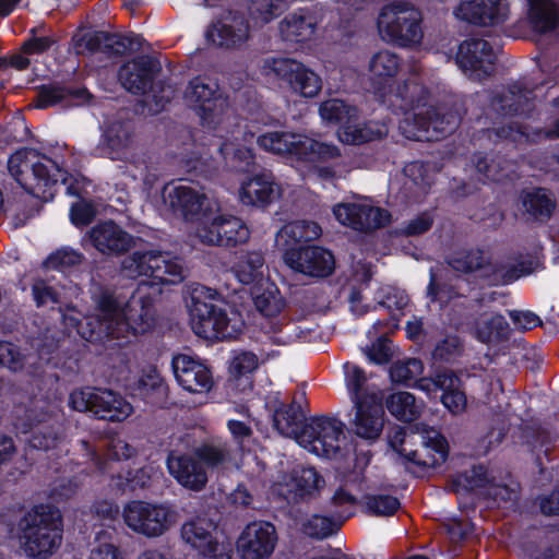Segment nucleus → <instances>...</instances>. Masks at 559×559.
Wrapping results in <instances>:
<instances>
[{"mask_svg":"<svg viewBox=\"0 0 559 559\" xmlns=\"http://www.w3.org/2000/svg\"><path fill=\"white\" fill-rule=\"evenodd\" d=\"M167 468L178 484L189 490L200 491L207 483L205 469L191 456L171 453L167 459Z\"/></svg>","mask_w":559,"mask_h":559,"instance_id":"nucleus-34","label":"nucleus"},{"mask_svg":"<svg viewBox=\"0 0 559 559\" xmlns=\"http://www.w3.org/2000/svg\"><path fill=\"white\" fill-rule=\"evenodd\" d=\"M122 272L130 278L146 276L153 281L141 282L128 300L99 288L92 295L93 313L84 318L74 307L60 309L70 333L75 331L83 340L108 348L129 344L155 325L153 299L147 290L156 284H177L183 280L179 259L157 251L134 252L122 261Z\"/></svg>","mask_w":559,"mask_h":559,"instance_id":"nucleus-1","label":"nucleus"},{"mask_svg":"<svg viewBox=\"0 0 559 559\" xmlns=\"http://www.w3.org/2000/svg\"><path fill=\"white\" fill-rule=\"evenodd\" d=\"M424 371L423 362L417 358H408L394 362L390 368V378L395 383L411 384Z\"/></svg>","mask_w":559,"mask_h":559,"instance_id":"nucleus-50","label":"nucleus"},{"mask_svg":"<svg viewBox=\"0 0 559 559\" xmlns=\"http://www.w3.org/2000/svg\"><path fill=\"white\" fill-rule=\"evenodd\" d=\"M379 305L388 308L389 310L402 311L408 305V296L406 293L395 286L385 285L382 286L378 292Z\"/></svg>","mask_w":559,"mask_h":559,"instance_id":"nucleus-54","label":"nucleus"},{"mask_svg":"<svg viewBox=\"0 0 559 559\" xmlns=\"http://www.w3.org/2000/svg\"><path fill=\"white\" fill-rule=\"evenodd\" d=\"M319 114L323 121L343 126L349 119L357 118L358 111L341 99H329L320 105Z\"/></svg>","mask_w":559,"mask_h":559,"instance_id":"nucleus-45","label":"nucleus"},{"mask_svg":"<svg viewBox=\"0 0 559 559\" xmlns=\"http://www.w3.org/2000/svg\"><path fill=\"white\" fill-rule=\"evenodd\" d=\"M185 100L201 119L203 130L195 134L210 133L234 118L228 102L219 93L217 84L207 78L198 76L190 81L185 92Z\"/></svg>","mask_w":559,"mask_h":559,"instance_id":"nucleus-8","label":"nucleus"},{"mask_svg":"<svg viewBox=\"0 0 559 559\" xmlns=\"http://www.w3.org/2000/svg\"><path fill=\"white\" fill-rule=\"evenodd\" d=\"M163 198L174 214L181 216L186 222L195 223V228L206 223L214 206L203 192L186 185L166 186Z\"/></svg>","mask_w":559,"mask_h":559,"instance_id":"nucleus-16","label":"nucleus"},{"mask_svg":"<svg viewBox=\"0 0 559 559\" xmlns=\"http://www.w3.org/2000/svg\"><path fill=\"white\" fill-rule=\"evenodd\" d=\"M68 96L76 99L78 103H87L90 102L91 94L82 88L76 91H68L61 86L50 85L44 86L37 96V108H47L49 106H53L58 103H61Z\"/></svg>","mask_w":559,"mask_h":559,"instance_id":"nucleus-44","label":"nucleus"},{"mask_svg":"<svg viewBox=\"0 0 559 559\" xmlns=\"http://www.w3.org/2000/svg\"><path fill=\"white\" fill-rule=\"evenodd\" d=\"M218 293L201 284L190 286L188 310L193 332L205 340H234L240 335L245 326L242 314L231 307L213 305Z\"/></svg>","mask_w":559,"mask_h":559,"instance_id":"nucleus-5","label":"nucleus"},{"mask_svg":"<svg viewBox=\"0 0 559 559\" xmlns=\"http://www.w3.org/2000/svg\"><path fill=\"white\" fill-rule=\"evenodd\" d=\"M301 531L309 537L323 539L334 534L340 524L331 518L313 514L300 521Z\"/></svg>","mask_w":559,"mask_h":559,"instance_id":"nucleus-48","label":"nucleus"},{"mask_svg":"<svg viewBox=\"0 0 559 559\" xmlns=\"http://www.w3.org/2000/svg\"><path fill=\"white\" fill-rule=\"evenodd\" d=\"M133 453H134V449L131 445H129L126 441H123L121 439H115V440H111V442L109 444L107 456L111 461H117V462L103 463L99 461V457L95 453H93L92 456H93V460L96 461V465L102 473H109V472L122 469V467L118 464V462L121 460L130 459L133 455Z\"/></svg>","mask_w":559,"mask_h":559,"instance_id":"nucleus-47","label":"nucleus"},{"mask_svg":"<svg viewBox=\"0 0 559 559\" xmlns=\"http://www.w3.org/2000/svg\"><path fill=\"white\" fill-rule=\"evenodd\" d=\"M259 366L257 355L251 352L236 353L229 362V372L235 378H239L253 372Z\"/></svg>","mask_w":559,"mask_h":559,"instance_id":"nucleus-56","label":"nucleus"},{"mask_svg":"<svg viewBox=\"0 0 559 559\" xmlns=\"http://www.w3.org/2000/svg\"><path fill=\"white\" fill-rule=\"evenodd\" d=\"M449 263L455 271L473 272L483 267L484 252L480 250L461 252L452 258Z\"/></svg>","mask_w":559,"mask_h":559,"instance_id":"nucleus-58","label":"nucleus"},{"mask_svg":"<svg viewBox=\"0 0 559 559\" xmlns=\"http://www.w3.org/2000/svg\"><path fill=\"white\" fill-rule=\"evenodd\" d=\"M420 12L406 2L384 7L378 17V31L385 41L400 46L419 44L423 38Z\"/></svg>","mask_w":559,"mask_h":559,"instance_id":"nucleus-11","label":"nucleus"},{"mask_svg":"<svg viewBox=\"0 0 559 559\" xmlns=\"http://www.w3.org/2000/svg\"><path fill=\"white\" fill-rule=\"evenodd\" d=\"M365 355L372 364L384 365L389 362L392 353L388 340L380 336L376 343L365 348Z\"/></svg>","mask_w":559,"mask_h":559,"instance_id":"nucleus-63","label":"nucleus"},{"mask_svg":"<svg viewBox=\"0 0 559 559\" xmlns=\"http://www.w3.org/2000/svg\"><path fill=\"white\" fill-rule=\"evenodd\" d=\"M367 509L376 515H392L400 508V501L392 496L377 495L367 498Z\"/></svg>","mask_w":559,"mask_h":559,"instance_id":"nucleus-60","label":"nucleus"},{"mask_svg":"<svg viewBox=\"0 0 559 559\" xmlns=\"http://www.w3.org/2000/svg\"><path fill=\"white\" fill-rule=\"evenodd\" d=\"M182 540L204 559H230L231 544L216 534V525L205 518H195L182 524Z\"/></svg>","mask_w":559,"mask_h":559,"instance_id":"nucleus-15","label":"nucleus"},{"mask_svg":"<svg viewBox=\"0 0 559 559\" xmlns=\"http://www.w3.org/2000/svg\"><path fill=\"white\" fill-rule=\"evenodd\" d=\"M265 260L259 250H241L234 254L230 264V272L242 285L255 287L264 281L270 280L266 276Z\"/></svg>","mask_w":559,"mask_h":559,"instance_id":"nucleus-33","label":"nucleus"},{"mask_svg":"<svg viewBox=\"0 0 559 559\" xmlns=\"http://www.w3.org/2000/svg\"><path fill=\"white\" fill-rule=\"evenodd\" d=\"M158 67L154 59L142 56L124 63L118 73L121 85L132 94H145L152 88V82Z\"/></svg>","mask_w":559,"mask_h":559,"instance_id":"nucleus-31","label":"nucleus"},{"mask_svg":"<svg viewBox=\"0 0 559 559\" xmlns=\"http://www.w3.org/2000/svg\"><path fill=\"white\" fill-rule=\"evenodd\" d=\"M322 234L321 227L310 221H297L284 225L276 234L275 243L280 250L296 249L300 242H308L318 239Z\"/></svg>","mask_w":559,"mask_h":559,"instance_id":"nucleus-37","label":"nucleus"},{"mask_svg":"<svg viewBox=\"0 0 559 559\" xmlns=\"http://www.w3.org/2000/svg\"><path fill=\"white\" fill-rule=\"evenodd\" d=\"M496 50L484 39H467L460 46L456 63L472 80H483L493 71Z\"/></svg>","mask_w":559,"mask_h":559,"instance_id":"nucleus-22","label":"nucleus"},{"mask_svg":"<svg viewBox=\"0 0 559 559\" xmlns=\"http://www.w3.org/2000/svg\"><path fill=\"white\" fill-rule=\"evenodd\" d=\"M454 13L476 25L495 26L508 20L510 8L507 0H462Z\"/></svg>","mask_w":559,"mask_h":559,"instance_id":"nucleus-25","label":"nucleus"},{"mask_svg":"<svg viewBox=\"0 0 559 559\" xmlns=\"http://www.w3.org/2000/svg\"><path fill=\"white\" fill-rule=\"evenodd\" d=\"M26 356L20 348L9 342H0V365L12 371L22 370L25 366Z\"/></svg>","mask_w":559,"mask_h":559,"instance_id":"nucleus-57","label":"nucleus"},{"mask_svg":"<svg viewBox=\"0 0 559 559\" xmlns=\"http://www.w3.org/2000/svg\"><path fill=\"white\" fill-rule=\"evenodd\" d=\"M355 416L352 421L356 436L366 440H377L384 426L382 397L371 393L365 401L356 402Z\"/></svg>","mask_w":559,"mask_h":559,"instance_id":"nucleus-26","label":"nucleus"},{"mask_svg":"<svg viewBox=\"0 0 559 559\" xmlns=\"http://www.w3.org/2000/svg\"><path fill=\"white\" fill-rule=\"evenodd\" d=\"M283 260L293 271L310 277H326L335 269L334 255L320 246H305L286 250Z\"/></svg>","mask_w":559,"mask_h":559,"instance_id":"nucleus-20","label":"nucleus"},{"mask_svg":"<svg viewBox=\"0 0 559 559\" xmlns=\"http://www.w3.org/2000/svg\"><path fill=\"white\" fill-rule=\"evenodd\" d=\"M278 536L276 527L267 521H253L240 533L236 548L240 559H267L274 552Z\"/></svg>","mask_w":559,"mask_h":559,"instance_id":"nucleus-18","label":"nucleus"},{"mask_svg":"<svg viewBox=\"0 0 559 559\" xmlns=\"http://www.w3.org/2000/svg\"><path fill=\"white\" fill-rule=\"evenodd\" d=\"M251 296L255 310L265 320L267 332H278L287 324L283 314L286 301L274 282L267 280L252 287Z\"/></svg>","mask_w":559,"mask_h":559,"instance_id":"nucleus-23","label":"nucleus"},{"mask_svg":"<svg viewBox=\"0 0 559 559\" xmlns=\"http://www.w3.org/2000/svg\"><path fill=\"white\" fill-rule=\"evenodd\" d=\"M195 236L205 245L235 247L249 240L250 230L241 218L212 211L206 223L195 228Z\"/></svg>","mask_w":559,"mask_h":559,"instance_id":"nucleus-17","label":"nucleus"},{"mask_svg":"<svg viewBox=\"0 0 559 559\" xmlns=\"http://www.w3.org/2000/svg\"><path fill=\"white\" fill-rule=\"evenodd\" d=\"M69 406L108 421H122L133 413V406L121 395L111 390L90 386L71 392Z\"/></svg>","mask_w":559,"mask_h":559,"instance_id":"nucleus-12","label":"nucleus"},{"mask_svg":"<svg viewBox=\"0 0 559 559\" xmlns=\"http://www.w3.org/2000/svg\"><path fill=\"white\" fill-rule=\"evenodd\" d=\"M511 329L506 318L496 312L481 313L474 322L473 336L489 348L502 349L510 338Z\"/></svg>","mask_w":559,"mask_h":559,"instance_id":"nucleus-32","label":"nucleus"},{"mask_svg":"<svg viewBox=\"0 0 559 559\" xmlns=\"http://www.w3.org/2000/svg\"><path fill=\"white\" fill-rule=\"evenodd\" d=\"M87 237L93 247L103 254H120L134 245L131 235L109 221L95 225Z\"/></svg>","mask_w":559,"mask_h":559,"instance_id":"nucleus-30","label":"nucleus"},{"mask_svg":"<svg viewBox=\"0 0 559 559\" xmlns=\"http://www.w3.org/2000/svg\"><path fill=\"white\" fill-rule=\"evenodd\" d=\"M228 455L225 444H209L197 450V456L211 467L224 466Z\"/></svg>","mask_w":559,"mask_h":559,"instance_id":"nucleus-59","label":"nucleus"},{"mask_svg":"<svg viewBox=\"0 0 559 559\" xmlns=\"http://www.w3.org/2000/svg\"><path fill=\"white\" fill-rule=\"evenodd\" d=\"M171 367L177 383L194 394L207 393L214 385L211 369L199 358L179 354L173 358Z\"/></svg>","mask_w":559,"mask_h":559,"instance_id":"nucleus-24","label":"nucleus"},{"mask_svg":"<svg viewBox=\"0 0 559 559\" xmlns=\"http://www.w3.org/2000/svg\"><path fill=\"white\" fill-rule=\"evenodd\" d=\"M159 475V469L150 464L131 474L128 472L126 475L118 474L115 485L122 490H135L145 488L150 485L151 480Z\"/></svg>","mask_w":559,"mask_h":559,"instance_id":"nucleus-49","label":"nucleus"},{"mask_svg":"<svg viewBox=\"0 0 559 559\" xmlns=\"http://www.w3.org/2000/svg\"><path fill=\"white\" fill-rule=\"evenodd\" d=\"M389 412L403 421L414 420L420 413L421 406L416 403L415 396L408 392H397L386 400Z\"/></svg>","mask_w":559,"mask_h":559,"instance_id":"nucleus-43","label":"nucleus"},{"mask_svg":"<svg viewBox=\"0 0 559 559\" xmlns=\"http://www.w3.org/2000/svg\"><path fill=\"white\" fill-rule=\"evenodd\" d=\"M324 480L312 467H300L283 474L272 485V492L284 499L304 498L320 490Z\"/></svg>","mask_w":559,"mask_h":559,"instance_id":"nucleus-27","label":"nucleus"},{"mask_svg":"<svg viewBox=\"0 0 559 559\" xmlns=\"http://www.w3.org/2000/svg\"><path fill=\"white\" fill-rule=\"evenodd\" d=\"M345 384L352 402L365 401L370 394H364L362 389L367 381L365 371L358 366L346 362L344 365Z\"/></svg>","mask_w":559,"mask_h":559,"instance_id":"nucleus-52","label":"nucleus"},{"mask_svg":"<svg viewBox=\"0 0 559 559\" xmlns=\"http://www.w3.org/2000/svg\"><path fill=\"white\" fill-rule=\"evenodd\" d=\"M285 187L272 173L260 171L243 179L238 188V200L245 206L266 209L281 201Z\"/></svg>","mask_w":559,"mask_h":559,"instance_id":"nucleus-19","label":"nucleus"},{"mask_svg":"<svg viewBox=\"0 0 559 559\" xmlns=\"http://www.w3.org/2000/svg\"><path fill=\"white\" fill-rule=\"evenodd\" d=\"M462 352V343L456 335H448L439 342L432 353L435 360L451 361L460 356Z\"/></svg>","mask_w":559,"mask_h":559,"instance_id":"nucleus-61","label":"nucleus"},{"mask_svg":"<svg viewBox=\"0 0 559 559\" xmlns=\"http://www.w3.org/2000/svg\"><path fill=\"white\" fill-rule=\"evenodd\" d=\"M206 134H193L192 142L185 143L180 159L188 170L198 169L197 163L203 158L204 150L209 145H215L226 165L237 171H248L254 166L255 154L246 146L247 143H252L254 133L242 130L235 117Z\"/></svg>","mask_w":559,"mask_h":559,"instance_id":"nucleus-4","label":"nucleus"},{"mask_svg":"<svg viewBox=\"0 0 559 559\" xmlns=\"http://www.w3.org/2000/svg\"><path fill=\"white\" fill-rule=\"evenodd\" d=\"M286 4L283 0H253L249 13L255 24L267 23L281 14Z\"/></svg>","mask_w":559,"mask_h":559,"instance_id":"nucleus-53","label":"nucleus"},{"mask_svg":"<svg viewBox=\"0 0 559 559\" xmlns=\"http://www.w3.org/2000/svg\"><path fill=\"white\" fill-rule=\"evenodd\" d=\"M333 214L342 225L361 231L383 227L391 218L386 210L373 206L366 199L354 203L336 204L333 207Z\"/></svg>","mask_w":559,"mask_h":559,"instance_id":"nucleus-21","label":"nucleus"},{"mask_svg":"<svg viewBox=\"0 0 559 559\" xmlns=\"http://www.w3.org/2000/svg\"><path fill=\"white\" fill-rule=\"evenodd\" d=\"M304 415L299 406L288 405L278 407L273 415V423L276 430L297 441V437L301 430Z\"/></svg>","mask_w":559,"mask_h":559,"instance_id":"nucleus-41","label":"nucleus"},{"mask_svg":"<svg viewBox=\"0 0 559 559\" xmlns=\"http://www.w3.org/2000/svg\"><path fill=\"white\" fill-rule=\"evenodd\" d=\"M401 62L397 55L391 50L383 49L373 53L369 60L368 69L373 80H386L393 78L399 69Z\"/></svg>","mask_w":559,"mask_h":559,"instance_id":"nucleus-42","label":"nucleus"},{"mask_svg":"<svg viewBox=\"0 0 559 559\" xmlns=\"http://www.w3.org/2000/svg\"><path fill=\"white\" fill-rule=\"evenodd\" d=\"M374 94L397 117L399 129L408 140L438 141L459 124L460 118L454 114L430 117L435 109L428 105L427 91L416 81L394 82L377 88Z\"/></svg>","mask_w":559,"mask_h":559,"instance_id":"nucleus-2","label":"nucleus"},{"mask_svg":"<svg viewBox=\"0 0 559 559\" xmlns=\"http://www.w3.org/2000/svg\"><path fill=\"white\" fill-rule=\"evenodd\" d=\"M345 439L342 421L326 416L309 419L297 437V443L321 457H334Z\"/></svg>","mask_w":559,"mask_h":559,"instance_id":"nucleus-14","label":"nucleus"},{"mask_svg":"<svg viewBox=\"0 0 559 559\" xmlns=\"http://www.w3.org/2000/svg\"><path fill=\"white\" fill-rule=\"evenodd\" d=\"M522 203L528 214L540 219L549 217L555 209L554 200L543 189L526 192Z\"/></svg>","mask_w":559,"mask_h":559,"instance_id":"nucleus-46","label":"nucleus"},{"mask_svg":"<svg viewBox=\"0 0 559 559\" xmlns=\"http://www.w3.org/2000/svg\"><path fill=\"white\" fill-rule=\"evenodd\" d=\"M20 544L26 556L46 558L61 545L62 516L49 504L35 506L20 522Z\"/></svg>","mask_w":559,"mask_h":559,"instance_id":"nucleus-7","label":"nucleus"},{"mask_svg":"<svg viewBox=\"0 0 559 559\" xmlns=\"http://www.w3.org/2000/svg\"><path fill=\"white\" fill-rule=\"evenodd\" d=\"M33 297L37 307L49 304H61V295L56 288L44 280H37L32 287Z\"/></svg>","mask_w":559,"mask_h":559,"instance_id":"nucleus-62","label":"nucleus"},{"mask_svg":"<svg viewBox=\"0 0 559 559\" xmlns=\"http://www.w3.org/2000/svg\"><path fill=\"white\" fill-rule=\"evenodd\" d=\"M528 20L533 28L545 33L554 29L559 22V11L551 0H527Z\"/></svg>","mask_w":559,"mask_h":559,"instance_id":"nucleus-40","label":"nucleus"},{"mask_svg":"<svg viewBox=\"0 0 559 559\" xmlns=\"http://www.w3.org/2000/svg\"><path fill=\"white\" fill-rule=\"evenodd\" d=\"M8 168L16 182L33 197L48 202L59 182L66 183L68 173L55 160L35 150L23 148L11 155Z\"/></svg>","mask_w":559,"mask_h":559,"instance_id":"nucleus-6","label":"nucleus"},{"mask_svg":"<svg viewBox=\"0 0 559 559\" xmlns=\"http://www.w3.org/2000/svg\"><path fill=\"white\" fill-rule=\"evenodd\" d=\"M95 215L96 211L94 206L86 201L76 202L70 210V219L76 227L86 226L93 221Z\"/></svg>","mask_w":559,"mask_h":559,"instance_id":"nucleus-64","label":"nucleus"},{"mask_svg":"<svg viewBox=\"0 0 559 559\" xmlns=\"http://www.w3.org/2000/svg\"><path fill=\"white\" fill-rule=\"evenodd\" d=\"M523 97L518 86H512L507 93H503V95L495 97L491 102V107L502 115L516 114L520 111Z\"/></svg>","mask_w":559,"mask_h":559,"instance_id":"nucleus-55","label":"nucleus"},{"mask_svg":"<svg viewBox=\"0 0 559 559\" xmlns=\"http://www.w3.org/2000/svg\"><path fill=\"white\" fill-rule=\"evenodd\" d=\"M82 261V253L70 247H63L49 254L44 262V266L47 270L66 272L69 269L81 264Z\"/></svg>","mask_w":559,"mask_h":559,"instance_id":"nucleus-51","label":"nucleus"},{"mask_svg":"<svg viewBox=\"0 0 559 559\" xmlns=\"http://www.w3.org/2000/svg\"><path fill=\"white\" fill-rule=\"evenodd\" d=\"M261 73L267 79L287 82L293 92L306 98L318 96L322 88L319 74L292 58L267 57L263 61Z\"/></svg>","mask_w":559,"mask_h":559,"instance_id":"nucleus-13","label":"nucleus"},{"mask_svg":"<svg viewBox=\"0 0 559 559\" xmlns=\"http://www.w3.org/2000/svg\"><path fill=\"white\" fill-rule=\"evenodd\" d=\"M317 19L307 10L288 15L280 25L281 36L286 41H305L314 34Z\"/></svg>","mask_w":559,"mask_h":559,"instance_id":"nucleus-38","label":"nucleus"},{"mask_svg":"<svg viewBox=\"0 0 559 559\" xmlns=\"http://www.w3.org/2000/svg\"><path fill=\"white\" fill-rule=\"evenodd\" d=\"M257 144L261 150L286 157L296 167H305L322 179L342 178L352 169L341 148L320 138L289 131H267L257 138Z\"/></svg>","mask_w":559,"mask_h":559,"instance_id":"nucleus-3","label":"nucleus"},{"mask_svg":"<svg viewBox=\"0 0 559 559\" xmlns=\"http://www.w3.org/2000/svg\"><path fill=\"white\" fill-rule=\"evenodd\" d=\"M413 433L421 438L423 450L407 449L406 444L412 436H408L403 428L395 431L391 439V445L396 450L403 460L405 467L412 472V466L436 467L445 462L448 457V443L441 433L435 428L419 424L414 427Z\"/></svg>","mask_w":559,"mask_h":559,"instance_id":"nucleus-9","label":"nucleus"},{"mask_svg":"<svg viewBox=\"0 0 559 559\" xmlns=\"http://www.w3.org/2000/svg\"><path fill=\"white\" fill-rule=\"evenodd\" d=\"M389 132L385 122L367 121L357 122V118L349 119L337 130V139L348 145H360L366 142L380 140Z\"/></svg>","mask_w":559,"mask_h":559,"instance_id":"nucleus-36","label":"nucleus"},{"mask_svg":"<svg viewBox=\"0 0 559 559\" xmlns=\"http://www.w3.org/2000/svg\"><path fill=\"white\" fill-rule=\"evenodd\" d=\"M130 393L147 403H162L167 396V385L155 367L144 369L136 383L130 388Z\"/></svg>","mask_w":559,"mask_h":559,"instance_id":"nucleus-39","label":"nucleus"},{"mask_svg":"<svg viewBox=\"0 0 559 559\" xmlns=\"http://www.w3.org/2000/svg\"><path fill=\"white\" fill-rule=\"evenodd\" d=\"M430 385L435 390H442L441 402L444 407L452 414H461L466 408V396L460 389V379L453 372L438 373L433 381L429 382L427 379H421L418 388L423 391H430Z\"/></svg>","mask_w":559,"mask_h":559,"instance_id":"nucleus-35","label":"nucleus"},{"mask_svg":"<svg viewBox=\"0 0 559 559\" xmlns=\"http://www.w3.org/2000/svg\"><path fill=\"white\" fill-rule=\"evenodd\" d=\"M103 155L112 160L134 162L136 145L130 123L114 122L103 136Z\"/></svg>","mask_w":559,"mask_h":559,"instance_id":"nucleus-29","label":"nucleus"},{"mask_svg":"<svg viewBox=\"0 0 559 559\" xmlns=\"http://www.w3.org/2000/svg\"><path fill=\"white\" fill-rule=\"evenodd\" d=\"M121 515L129 530L146 538L163 536L177 522V512L169 504L144 500L129 501Z\"/></svg>","mask_w":559,"mask_h":559,"instance_id":"nucleus-10","label":"nucleus"},{"mask_svg":"<svg viewBox=\"0 0 559 559\" xmlns=\"http://www.w3.org/2000/svg\"><path fill=\"white\" fill-rule=\"evenodd\" d=\"M250 36V28L243 17L229 12L206 31V40L222 48H239Z\"/></svg>","mask_w":559,"mask_h":559,"instance_id":"nucleus-28","label":"nucleus"}]
</instances>
